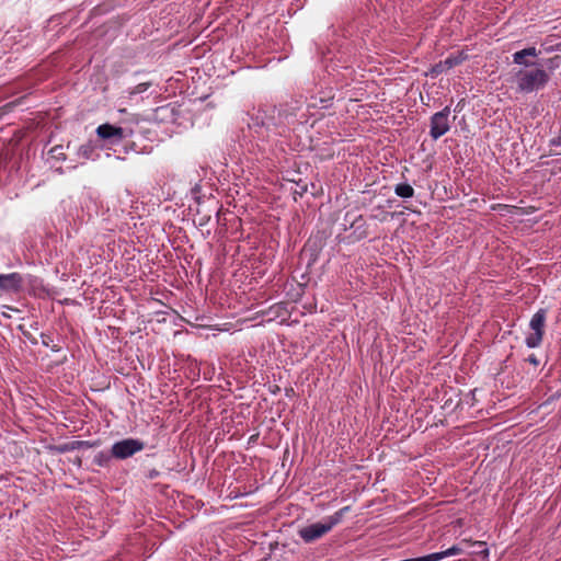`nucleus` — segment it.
I'll list each match as a JSON object with an SVG mask.
<instances>
[{"label":"nucleus","mask_w":561,"mask_h":561,"mask_svg":"<svg viewBox=\"0 0 561 561\" xmlns=\"http://www.w3.org/2000/svg\"><path fill=\"white\" fill-rule=\"evenodd\" d=\"M540 54L535 47L524 48L513 54V61L516 65L524 66L523 68H530L537 66V62L530 61L527 57H537Z\"/></svg>","instance_id":"obj_8"},{"label":"nucleus","mask_w":561,"mask_h":561,"mask_svg":"<svg viewBox=\"0 0 561 561\" xmlns=\"http://www.w3.org/2000/svg\"><path fill=\"white\" fill-rule=\"evenodd\" d=\"M96 134L102 139H111L113 142H119L124 139V129L111 124L100 125Z\"/></svg>","instance_id":"obj_7"},{"label":"nucleus","mask_w":561,"mask_h":561,"mask_svg":"<svg viewBox=\"0 0 561 561\" xmlns=\"http://www.w3.org/2000/svg\"><path fill=\"white\" fill-rule=\"evenodd\" d=\"M529 363H531L533 365L537 366L539 364L538 359L536 358L535 355H530L527 359Z\"/></svg>","instance_id":"obj_16"},{"label":"nucleus","mask_w":561,"mask_h":561,"mask_svg":"<svg viewBox=\"0 0 561 561\" xmlns=\"http://www.w3.org/2000/svg\"><path fill=\"white\" fill-rule=\"evenodd\" d=\"M450 108L446 106L440 112L435 113L431 117V130L430 135L433 139H438L449 130L448 116Z\"/></svg>","instance_id":"obj_5"},{"label":"nucleus","mask_w":561,"mask_h":561,"mask_svg":"<svg viewBox=\"0 0 561 561\" xmlns=\"http://www.w3.org/2000/svg\"><path fill=\"white\" fill-rule=\"evenodd\" d=\"M83 447H90L89 442L73 440V442H70V443H66V444H61V445L55 446L54 449L57 453L62 454V453H67V451L76 450V449H81Z\"/></svg>","instance_id":"obj_11"},{"label":"nucleus","mask_w":561,"mask_h":561,"mask_svg":"<svg viewBox=\"0 0 561 561\" xmlns=\"http://www.w3.org/2000/svg\"><path fill=\"white\" fill-rule=\"evenodd\" d=\"M546 310L539 309L531 318L529 327L533 330L526 337V345L530 348L538 347L542 341L543 329L546 322Z\"/></svg>","instance_id":"obj_3"},{"label":"nucleus","mask_w":561,"mask_h":561,"mask_svg":"<svg viewBox=\"0 0 561 561\" xmlns=\"http://www.w3.org/2000/svg\"><path fill=\"white\" fill-rule=\"evenodd\" d=\"M350 510L348 506L342 507L333 515L324 518L322 523L311 524L309 526L302 527L299 529L298 534L305 542H312L323 535L329 533L335 525L340 524L345 515V513Z\"/></svg>","instance_id":"obj_2"},{"label":"nucleus","mask_w":561,"mask_h":561,"mask_svg":"<svg viewBox=\"0 0 561 561\" xmlns=\"http://www.w3.org/2000/svg\"><path fill=\"white\" fill-rule=\"evenodd\" d=\"M23 287V277L19 273L0 274V289L7 293H18Z\"/></svg>","instance_id":"obj_6"},{"label":"nucleus","mask_w":561,"mask_h":561,"mask_svg":"<svg viewBox=\"0 0 561 561\" xmlns=\"http://www.w3.org/2000/svg\"><path fill=\"white\" fill-rule=\"evenodd\" d=\"M469 547H476V550H473L471 552L473 554L481 553V554L488 556V553H489L488 548H485V542L484 541H471L470 540Z\"/></svg>","instance_id":"obj_13"},{"label":"nucleus","mask_w":561,"mask_h":561,"mask_svg":"<svg viewBox=\"0 0 561 561\" xmlns=\"http://www.w3.org/2000/svg\"><path fill=\"white\" fill-rule=\"evenodd\" d=\"M145 448L144 442L134 438H126L112 446L111 454L117 459H126Z\"/></svg>","instance_id":"obj_4"},{"label":"nucleus","mask_w":561,"mask_h":561,"mask_svg":"<svg viewBox=\"0 0 561 561\" xmlns=\"http://www.w3.org/2000/svg\"><path fill=\"white\" fill-rule=\"evenodd\" d=\"M394 193L402 198H410L413 196L414 190L408 183H400L396 186Z\"/></svg>","instance_id":"obj_12"},{"label":"nucleus","mask_w":561,"mask_h":561,"mask_svg":"<svg viewBox=\"0 0 561 561\" xmlns=\"http://www.w3.org/2000/svg\"><path fill=\"white\" fill-rule=\"evenodd\" d=\"M463 59H465V57L461 54H459L458 56H449L445 60L439 61L438 64L433 66L431 73L433 76H438V75L451 69L453 67L461 64L463 61Z\"/></svg>","instance_id":"obj_9"},{"label":"nucleus","mask_w":561,"mask_h":561,"mask_svg":"<svg viewBox=\"0 0 561 561\" xmlns=\"http://www.w3.org/2000/svg\"><path fill=\"white\" fill-rule=\"evenodd\" d=\"M549 80L550 75L541 65L520 68L511 77V81L516 84L517 91L520 93H531L543 89Z\"/></svg>","instance_id":"obj_1"},{"label":"nucleus","mask_w":561,"mask_h":561,"mask_svg":"<svg viewBox=\"0 0 561 561\" xmlns=\"http://www.w3.org/2000/svg\"><path fill=\"white\" fill-rule=\"evenodd\" d=\"M546 65L549 70H553L561 67V56H554L552 58H549Z\"/></svg>","instance_id":"obj_14"},{"label":"nucleus","mask_w":561,"mask_h":561,"mask_svg":"<svg viewBox=\"0 0 561 561\" xmlns=\"http://www.w3.org/2000/svg\"><path fill=\"white\" fill-rule=\"evenodd\" d=\"M150 87L149 82L139 83L134 88L130 94H138L145 92Z\"/></svg>","instance_id":"obj_15"},{"label":"nucleus","mask_w":561,"mask_h":561,"mask_svg":"<svg viewBox=\"0 0 561 561\" xmlns=\"http://www.w3.org/2000/svg\"><path fill=\"white\" fill-rule=\"evenodd\" d=\"M469 543H470L469 539H463V540H461V542L459 545H455L445 551L435 552L434 554L437 556V561H439L444 558H447V557L458 556V554L462 553L466 550V548L469 547Z\"/></svg>","instance_id":"obj_10"},{"label":"nucleus","mask_w":561,"mask_h":561,"mask_svg":"<svg viewBox=\"0 0 561 561\" xmlns=\"http://www.w3.org/2000/svg\"><path fill=\"white\" fill-rule=\"evenodd\" d=\"M81 150H83V154L87 156L88 154V149H84V147L81 148Z\"/></svg>","instance_id":"obj_17"},{"label":"nucleus","mask_w":561,"mask_h":561,"mask_svg":"<svg viewBox=\"0 0 561 561\" xmlns=\"http://www.w3.org/2000/svg\"><path fill=\"white\" fill-rule=\"evenodd\" d=\"M383 215H385L383 217L379 218L380 220H385L386 219L387 214H383Z\"/></svg>","instance_id":"obj_18"}]
</instances>
